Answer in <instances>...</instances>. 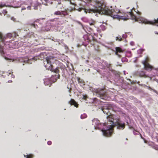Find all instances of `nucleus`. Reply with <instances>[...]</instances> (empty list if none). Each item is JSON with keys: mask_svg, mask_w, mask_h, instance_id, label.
<instances>
[{"mask_svg": "<svg viewBox=\"0 0 158 158\" xmlns=\"http://www.w3.org/2000/svg\"><path fill=\"white\" fill-rule=\"evenodd\" d=\"M92 121V125L94 126V129L101 130L103 135L109 136L111 135L115 122L111 116L107 117V122L104 123H100L97 118L94 119Z\"/></svg>", "mask_w": 158, "mask_h": 158, "instance_id": "1", "label": "nucleus"}, {"mask_svg": "<svg viewBox=\"0 0 158 158\" xmlns=\"http://www.w3.org/2000/svg\"><path fill=\"white\" fill-rule=\"evenodd\" d=\"M131 19L133 20H135V21H138L140 23H144L155 25L158 27V18L155 19L152 21H149L142 17H140L137 18L133 13L132 10L131 9L129 12H126L124 13V15L121 16V19L126 20L127 19ZM154 33L156 34H158V32L155 31Z\"/></svg>", "mask_w": 158, "mask_h": 158, "instance_id": "2", "label": "nucleus"}, {"mask_svg": "<svg viewBox=\"0 0 158 158\" xmlns=\"http://www.w3.org/2000/svg\"><path fill=\"white\" fill-rule=\"evenodd\" d=\"M101 110L104 113L106 114L107 115H108L107 116H111L113 119L114 120V122H115V124L114 125V127L116 126L117 129L119 130H123L125 127V124L124 123L120 122H117L116 120L114 119L113 116L110 115V113L109 110H111V104H106L102 107ZM107 119V117H106Z\"/></svg>", "mask_w": 158, "mask_h": 158, "instance_id": "3", "label": "nucleus"}, {"mask_svg": "<svg viewBox=\"0 0 158 158\" xmlns=\"http://www.w3.org/2000/svg\"><path fill=\"white\" fill-rule=\"evenodd\" d=\"M54 62V58L52 56H48L44 60V66L46 68L48 67V70L52 69L54 70V72L55 73H59L60 70L61 69L59 67H57L56 69H54L52 67V63H53Z\"/></svg>", "mask_w": 158, "mask_h": 158, "instance_id": "4", "label": "nucleus"}, {"mask_svg": "<svg viewBox=\"0 0 158 158\" xmlns=\"http://www.w3.org/2000/svg\"><path fill=\"white\" fill-rule=\"evenodd\" d=\"M91 90L92 91L94 95L100 98L101 99L104 100H106L108 97L107 96L106 92L102 89L92 88Z\"/></svg>", "mask_w": 158, "mask_h": 158, "instance_id": "5", "label": "nucleus"}, {"mask_svg": "<svg viewBox=\"0 0 158 158\" xmlns=\"http://www.w3.org/2000/svg\"><path fill=\"white\" fill-rule=\"evenodd\" d=\"M44 19H37L32 24V26L36 29L38 28L42 29L45 23V22L44 21Z\"/></svg>", "mask_w": 158, "mask_h": 158, "instance_id": "6", "label": "nucleus"}, {"mask_svg": "<svg viewBox=\"0 0 158 158\" xmlns=\"http://www.w3.org/2000/svg\"><path fill=\"white\" fill-rule=\"evenodd\" d=\"M59 75L58 74L55 75V76H52L51 78V80L49 78H45L44 80V84L45 85H48L49 86H50L52 84L51 81H52L53 82H55L57 79L59 78Z\"/></svg>", "mask_w": 158, "mask_h": 158, "instance_id": "7", "label": "nucleus"}, {"mask_svg": "<svg viewBox=\"0 0 158 158\" xmlns=\"http://www.w3.org/2000/svg\"><path fill=\"white\" fill-rule=\"evenodd\" d=\"M110 71L112 73L116 75V77L118 78V79H116L115 81H116L118 83H119V84H119V85H121L122 84L123 82V78L121 77H120L119 75L117 74L116 72L113 69H111Z\"/></svg>", "mask_w": 158, "mask_h": 158, "instance_id": "8", "label": "nucleus"}, {"mask_svg": "<svg viewBox=\"0 0 158 158\" xmlns=\"http://www.w3.org/2000/svg\"><path fill=\"white\" fill-rule=\"evenodd\" d=\"M12 36V35L9 33L7 35H3L0 32V40L1 41L4 42L5 40L7 38H10Z\"/></svg>", "mask_w": 158, "mask_h": 158, "instance_id": "9", "label": "nucleus"}, {"mask_svg": "<svg viewBox=\"0 0 158 158\" xmlns=\"http://www.w3.org/2000/svg\"><path fill=\"white\" fill-rule=\"evenodd\" d=\"M148 58H147L144 60L142 61V63L146 70H151L152 69V67L147 63V61L148 60Z\"/></svg>", "mask_w": 158, "mask_h": 158, "instance_id": "10", "label": "nucleus"}, {"mask_svg": "<svg viewBox=\"0 0 158 158\" xmlns=\"http://www.w3.org/2000/svg\"><path fill=\"white\" fill-rule=\"evenodd\" d=\"M115 54L118 56V57H120L122 56V54L123 53V50L120 48L118 47H116L115 48Z\"/></svg>", "mask_w": 158, "mask_h": 158, "instance_id": "11", "label": "nucleus"}, {"mask_svg": "<svg viewBox=\"0 0 158 158\" xmlns=\"http://www.w3.org/2000/svg\"><path fill=\"white\" fill-rule=\"evenodd\" d=\"M0 53L1 55L4 57L5 59L7 60H11L12 59L8 57H6L5 55V53L4 51V48L3 46L0 44Z\"/></svg>", "mask_w": 158, "mask_h": 158, "instance_id": "12", "label": "nucleus"}, {"mask_svg": "<svg viewBox=\"0 0 158 158\" xmlns=\"http://www.w3.org/2000/svg\"><path fill=\"white\" fill-rule=\"evenodd\" d=\"M111 110L115 112H120L121 111V109L120 108L113 104H111Z\"/></svg>", "mask_w": 158, "mask_h": 158, "instance_id": "13", "label": "nucleus"}, {"mask_svg": "<svg viewBox=\"0 0 158 158\" xmlns=\"http://www.w3.org/2000/svg\"><path fill=\"white\" fill-rule=\"evenodd\" d=\"M69 103L71 105H73L76 108L78 107L79 104L73 99H71L70 100Z\"/></svg>", "mask_w": 158, "mask_h": 158, "instance_id": "14", "label": "nucleus"}, {"mask_svg": "<svg viewBox=\"0 0 158 158\" xmlns=\"http://www.w3.org/2000/svg\"><path fill=\"white\" fill-rule=\"evenodd\" d=\"M137 75H139L140 77H146L147 75L145 74L144 72L143 71H138Z\"/></svg>", "mask_w": 158, "mask_h": 158, "instance_id": "15", "label": "nucleus"}, {"mask_svg": "<svg viewBox=\"0 0 158 158\" xmlns=\"http://www.w3.org/2000/svg\"><path fill=\"white\" fill-rule=\"evenodd\" d=\"M25 3L26 5V8L28 10H30L31 9V5H32V2L31 1H27Z\"/></svg>", "mask_w": 158, "mask_h": 158, "instance_id": "16", "label": "nucleus"}, {"mask_svg": "<svg viewBox=\"0 0 158 158\" xmlns=\"http://www.w3.org/2000/svg\"><path fill=\"white\" fill-rule=\"evenodd\" d=\"M84 38L87 39V41L91 42L92 40H94V37L92 35H89V36L85 35Z\"/></svg>", "mask_w": 158, "mask_h": 158, "instance_id": "17", "label": "nucleus"}, {"mask_svg": "<svg viewBox=\"0 0 158 158\" xmlns=\"http://www.w3.org/2000/svg\"><path fill=\"white\" fill-rule=\"evenodd\" d=\"M69 3L70 5L73 6V7L72 6H70V7L71 8V9H70V11H71L73 10L76 9L75 7V4H74L73 3H72L70 0Z\"/></svg>", "mask_w": 158, "mask_h": 158, "instance_id": "18", "label": "nucleus"}, {"mask_svg": "<svg viewBox=\"0 0 158 158\" xmlns=\"http://www.w3.org/2000/svg\"><path fill=\"white\" fill-rule=\"evenodd\" d=\"M43 4L47 5L48 4H51L52 2H50L48 0H41Z\"/></svg>", "mask_w": 158, "mask_h": 158, "instance_id": "19", "label": "nucleus"}, {"mask_svg": "<svg viewBox=\"0 0 158 158\" xmlns=\"http://www.w3.org/2000/svg\"><path fill=\"white\" fill-rule=\"evenodd\" d=\"M12 70H9L7 73V75L8 76H9L10 75H11V77H12L13 78H14L15 77V76L12 74Z\"/></svg>", "mask_w": 158, "mask_h": 158, "instance_id": "20", "label": "nucleus"}, {"mask_svg": "<svg viewBox=\"0 0 158 158\" xmlns=\"http://www.w3.org/2000/svg\"><path fill=\"white\" fill-rule=\"evenodd\" d=\"M78 81L79 83H80L81 85H85L83 80L80 78H78Z\"/></svg>", "mask_w": 158, "mask_h": 158, "instance_id": "21", "label": "nucleus"}, {"mask_svg": "<svg viewBox=\"0 0 158 158\" xmlns=\"http://www.w3.org/2000/svg\"><path fill=\"white\" fill-rule=\"evenodd\" d=\"M87 116V115L85 114H84L81 115V118L82 119H84L86 118Z\"/></svg>", "mask_w": 158, "mask_h": 158, "instance_id": "22", "label": "nucleus"}, {"mask_svg": "<svg viewBox=\"0 0 158 158\" xmlns=\"http://www.w3.org/2000/svg\"><path fill=\"white\" fill-rule=\"evenodd\" d=\"M103 64H105L107 68H109L110 66V64H108L106 61H104L103 62Z\"/></svg>", "mask_w": 158, "mask_h": 158, "instance_id": "23", "label": "nucleus"}, {"mask_svg": "<svg viewBox=\"0 0 158 158\" xmlns=\"http://www.w3.org/2000/svg\"><path fill=\"white\" fill-rule=\"evenodd\" d=\"M126 55V56L128 57H131V52H127Z\"/></svg>", "mask_w": 158, "mask_h": 158, "instance_id": "24", "label": "nucleus"}, {"mask_svg": "<svg viewBox=\"0 0 158 158\" xmlns=\"http://www.w3.org/2000/svg\"><path fill=\"white\" fill-rule=\"evenodd\" d=\"M122 40V39L121 37V36H119V37H116V40H118V41H121Z\"/></svg>", "mask_w": 158, "mask_h": 158, "instance_id": "25", "label": "nucleus"}, {"mask_svg": "<svg viewBox=\"0 0 158 158\" xmlns=\"http://www.w3.org/2000/svg\"><path fill=\"white\" fill-rule=\"evenodd\" d=\"M55 15H61V11H56L54 13Z\"/></svg>", "mask_w": 158, "mask_h": 158, "instance_id": "26", "label": "nucleus"}, {"mask_svg": "<svg viewBox=\"0 0 158 158\" xmlns=\"http://www.w3.org/2000/svg\"><path fill=\"white\" fill-rule=\"evenodd\" d=\"M26 158H33V155L31 154L27 155H26Z\"/></svg>", "mask_w": 158, "mask_h": 158, "instance_id": "27", "label": "nucleus"}, {"mask_svg": "<svg viewBox=\"0 0 158 158\" xmlns=\"http://www.w3.org/2000/svg\"><path fill=\"white\" fill-rule=\"evenodd\" d=\"M100 27L103 31L105 30L106 29L105 27L103 25H101Z\"/></svg>", "mask_w": 158, "mask_h": 158, "instance_id": "28", "label": "nucleus"}, {"mask_svg": "<svg viewBox=\"0 0 158 158\" xmlns=\"http://www.w3.org/2000/svg\"><path fill=\"white\" fill-rule=\"evenodd\" d=\"M62 14L64 15H68V13L66 11H61V15Z\"/></svg>", "mask_w": 158, "mask_h": 158, "instance_id": "29", "label": "nucleus"}, {"mask_svg": "<svg viewBox=\"0 0 158 158\" xmlns=\"http://www.w3.org/2000/svg\"><path fill=\"white\" fill-rule=\"evenodd\" d=\"M4 6H6L5 4H0V8H2L3 7H4Z\"/></svg>", "mask_w": 158, "mask_h": 158, "instance_id": "30", "label": "nucleus"}, {"mask_svg": "<svg viewBox=\"0 0 158 158\" xmlns=\"http://www.w3.org/2000/svg\"><path fill=\"white\" fill-rule=\"evenodd\" d=\"M147 87H148V89H152V90H153V91L155 93H157V91L156 90L152 89L151 87H150L148 86Z\"/></svg>", "mask_w": 158, "mask_h": 158, "instance_id": "31", "label": "nucleus"}, {"mask_svg": "<svg viewBox=\"0 0 158 158\" xmlns=\"http://www.w3.org/2000/svg\"><path fill=\"white\" fill-rule=\"evenodd\" d=\"M83 98L84 99L86 100L88 98V97L86 95H83Z\"/></svg>", "mask_w": 158, "mask_h": 158, "instance_id": "32", "label": "nucleus"}, {"mask_svg": "<svg viewBox=\"0 0 158 158\" xmlns=\"http://www.w3.org/2000/svg\"><path fill=\"white\" fill-rule=\"evenodd\" d=\"M7 13V11L6 10H3L2 11V13L4 15H5Z\"/></svg>", "mask_w": 158, "mask_h": 158, "instance_id": "33", "label": "nucleus"}, {"mask_svg": "<svg viewBox=\"0 0 158 158\" xmlns=\"http://www.w3.org/2000/svg\"><path fill=\"white\" fill-rule=\"evenodd\" d=\"M127 37V35L126 34H123L122 35V37L123 38H126Z\"/></svg>", "mask_w": 158, "mask_h": 158, "instance_id": "34", "label": "nucleus"}, {"mask_svg": "<svg viewBox=\"0 0 158 158\" xmlns=\"http://www.w3.org/2000/svg\"><path fill=\"white\" fill-rule=\"evenodd\" d=\"M28 61H29V60H28V59H26L24 61V62H25L29 63V62Z\"/></svg>", "mask_w": 158, "mask_h": 158, "instance_id": "35", "label": "nucleus"}, {"mask_svg": "<svg viewBox=\"0 0 158 158\" xmlns=\"http://www.w3.org/2000/svg\"><path fill=\"white\" fill-rule=\"evenodd\" d=\"M11 20H13V21H15V19L13 17H12L10 18Z\"/></svg>", "mask_w": 158, "mask_h": 158, "instance_id": "36", "label": "nucleus"}, {"mask_svg": "<svg viewBox=\"0 0 158 158\" xmlns=\"http://www.w3.org/2000/svg\"><path fill=\"white\" fill-rule=\"evenodd\" d=\"M47 143L48 145H50L52 144V142L51 141H48V142Z\"/></svg>", "mask_w": 158, "mask_h": 158, "instance_id": "37", "label": "nucleus"}, {"mask_svg": "<svg viewBox=\"0 0 158 158\" xmlns=\"http://www.w3.org/2000/svg\"><path fill=\"white\" fill-rule=\"evenodd\" d=\"M126 59L125 58H123L122 59V62L125 61Z\"/></svg>", "mask_w": 158, "mask_h": 158, "instance_id": "38", "label": "nucleus"}, {"mask_svg": "<svg viewBox=\"0 0 158 158\" xmlns=\"http://www.w3.org/2000/svg\"><path fill=\"white\" fill-rule=\"evenodd\" d=\"M130 44L132 45V46H133V45H134V43L133 42H132V41H131L130 42Z\"/></svg>", "mask_w": 158, "mask_h": 158, "instance_id": "39", "label": "nucleus"}, {"mask_svg": "<svg viewBox=\"0 0 158 158\" xmlns=\"http://www.w3.org/2000/svg\"><path fill=\"white\" fill-rule=\"evenodd\" d=\"M26 6L25 7H23L22 8V10H26Z\"/></svg>", "mask_w": 158, "mask_h": 158, "instance_id": "40", "label": "nucleus"}, {"mask_svg": "<svg viewBox=\"0 0 158 158\" xmlns=\"http://www.w3.org/2000/svg\"><path fill=\"white\" fill-rule=\"evenodd\" d=\"M97 49L95 48V50L98 52H99V50H98V47H97Z\"/></svg>", "mask_w": 158, "mask_h": 158, "instance_id": "41", "label": "nucleus"}, {"mask_svg": "<svg viewBox=\"0 0 158 158\" xmlns=\"http://www.w3.org/2000/svg\"><path fill=\"white\" fill-rule=\"evenodd\" d=\"M133 133L135 135H137L138 134L136 132H134V131H133Z\"/></svg>", "mask_w": 158, "mask_h": 158, "instance_id": "42", "label": "nucleus"}, {"mask_svg": "<svg viewBox=\"0 0 158 158\" xmlns=\"http://www.w3.org/2000/svg\"><path fill=\"white\" fill-rule=\"evenodd\" d=\"M71 67L72 68V69H73V70L74 69H73V64H71Z\"/></svg>", "mask_w": 158, "mask_h": 158, "instance_id": "43", "label": "nucleus"}, {"mask_svg": "<svg viewBox=\"0 0 158 158\" xmlns=\"http://www.w3.org/2000/svg\"><path fill=\"white\" fill-rule=\"evenodd\" d=\"M37 6H35L34 7V9L35 10H37Z\"/></svg>", "mask_w": 158, "mask_h": 158, "instance_id": "44", "label": "nucleus"}, {"mask_svg": "<svg viewBox=\"0 0 158 158\" xmlns=\"http://www.w3.org/2000/svg\"><path fill=\"white\" fill-rule=\"evenodd\" d=\"M72 38L73 40L74 39V35H73L72 36Z\"/></svg>", "mask_w": 158, "mask_h": 158, "instance_id": "45", "label": "nucleus"}, {"mask_svg": "<svg viewBox=\"0 0 158 158\" xmlns=\"http://www.w3.org/2000/svg\"><path fill=\"white\" fill-rule=\"evenodd\" d=\"M137 60L136 59L134 60V63H136V62Z\"/></svg>", "mask_w": 158, "mask_h": 158, "instance_id": "46", "label": "nucleus"}, {"mask_svg": "<svg viewBox=\"0 0 158 158\" xmlns=\"http://www.w3.org/2000/svg\"><path fill=\"white\" fill-rule=\"evenodd\" d=\"M105 46L106 47L108 48H109L110 49V47H108V46H105Z\"/></svg>", "mask_w": 158, "mask_h": 158, "instance_id": "47", "label": "nucleus"}, {"mask_svg": "<svg viewBox=\"0 0 158 158\" xmlns=\"http://www.w3.org/2000/svg\"><path fill=\"white\" fill-rule=\"evenodd\" d=\"M71 32H72V33L73 34H74V31H71Z\"/></svg>", "mask_w": 158, "mask_h": 158, "instance_id": "48", "label": "nucleus"}, {"mask_svg": "<svg viewBox=\"0 0 158 158\" xmlns=\"http://www.w3.org/2000/svg\"><path fill=\"white\" fill-rule=\"evenodd\" d=\"M71 80H72V81H73H73H74V79H73V78L72 79H71Z\"/></svg>", "mask_w": 158, "mask_h": 158, "instance_id": "49", "label": "nucleus"}, {"mask_svg": "<svg viewBox=\"0 0 158 158\" xmlns=\"http://www.w3.org/2000/svg\"><path fill=\"white\" fill-rule=\"evenodd\" d=\"M138 65L136 64L135 65V67H138Z\"/></svg>", "mask_w": 158, "mask_h": 158, "instance_id": "50", "label": "nucleus"}, {"mask_svg": "<svg viewBox=\"0 0 158 158\" xmlns=\"http://www.w3.org/2000/svg\"><path fill=\"white\" fill-rule=\"evenodd\" d=\"M12 81H8V82H11Z\"/></svg>", "mask_w": 158, "mask_h": 158, "instance_id": "51", "label": "nucleus"}, {"mask_svg": "<svg viewBox=\"0 0 158 158\" xmlns=\"http://www.w3.org/2000/svg\"><path fill=\"white\" fill-rule=\"evenodd\" d=\"M123 72H124V75H125V71H123Z\"/></svg>", "mask_w": 158, "mask_h": 158, "instance_id": "52", "label": "nucleus"}, {"mask_svg": "<svg viewBox=\"0 0 158 158\" xmlns=\"http://www.w3.org/2000/svg\"><path fill=\"white\" fill-rule=\"evenodd\" d=\"M94 35H95V36H96V35H97L96 34H95V33H94Z\"/></svg>", "mask_w": 158, "mask_h": 158, "instance_id": "53", "label": "nucleus"}, {"mask_svg": "<svg viewBox=\"0 0 158 158\" xmlns=\"http://www.w3.org/2000/svg\"><path fill=\"white\" fill-rule=\"evenodd\" d=\"M67 88L68 89H69V87H68V85H67Z\"/></svg>", "mask_w": 158, "mask_h": 158, "instance_id": "54", "label": "nucleus"}, {"mask_svg": "<svg viewBox=\"0 0 158 158\" xmlns=\"http://www.w3.org/2000/svg\"><path fill=\"white\" fill-rule=\"evenodd\" d=\"M56 26L57 27H58V25H56Z\"/></svg>", "mask_w": 158, "mask_h": 158, "instance_id": "55", "label": "nucleus"}, {"mask_svg": "<svg viewBox=\"0 0 158 158\" xmlns=\"http://www.w3.org/2000/svg\"><path fill=\"white\" fill-rule=\"evenodd\" d=\"M66 84H68V81H67V83H66Z\"/></svg>", "mask_w": 158, "mask_h": 158, "instance_id": "56", "label": "nucleus"}, {"mask_svg": "<svg viewBox=\"0 0 158 158\" xmlns=\"http://www.w3.org/2000/svg\"><path fill=\"white\" fill-rule=\"evenodd\" d=\"M92 24H93L92 23H91L90 24V25H92Z\"/></svg>", "mask_w": 158, "mask_h": 158, "instance_id": "57", "label": "nucleus"}, {"mask_svg": "<svg viewBox=\"0 0 158 158\" xmlns=\"http://www.w3.org/2000/svg\"><path fill=\"white\" fill-rule=\"evenodd\" d=\"M12 7H13V6H12ZM14 7V8H17V7Z\"/></svg>", "mask_w": 158, "mask_h": 158, "instance_id": "58", "label": "nucleus"}, {"mask_svg": "<svg viewBox=\"0 0 158 158\" xmlns=\"http://www.w3.org/2000/svg\"><path fill=\"white\" fill-rule=\"evenodd\" d=\"M69 90H70H70H71V88H70Z\"/></svg>", "mask_w": 158, "mask_h": 158, "instance_id": "59", "label": "nucleus"}, {"mask_svg": "<svg viewBox=\"0 0 158 158\" xmlns=\"http://www.w3.org/2000/svg\"><path fill=\"white\" fill-rule=\"evenodd\" d=\"M129 8V7H127V9H128Z\"/></svg>", "mask_w": 158, "mask_h": 158, "instance_id": "60", "label": "nucleus"}, {"mask_svg": "<svg viewBox=\"0 0 158 158\" xmlns=\"http://www.w3.org/2000/svg\"><path fill=\"white\" fill-rule=\"evenodd\" d=\"M89 69H88V71H89Z\"/></svg>", "mask_w": 158, "mask_h": 158, "instance_id": "61", "label": "nucleus"}, {"mask_svg": "<svg viewBox=\"0 0 158 158\" xmlns=\"http://www.w3.org/2000/svg\"><path fill=\"white\" fill-rule=\"evenodd\" d=\"M60 3L59 2H58V4H60Z\"/></svg>", "mask_w": 158, "mask_h": 158, "instance_id": "62", "label": "nucleus"}, {"mask_svg": "<svg viewBox=\"0 0 158 158\" xmlns=\"http://www.w3.org/2000/svg\"><path fill=\"white\" fill-rule=\"evenodd\" d=\"M1 14H2V13H0V15H1Z\"/></svg>", "mask_w": 158, "mask_h": 158, "instance_id": "63", "label": "nucleus"}, {"mask_svg": "<svg viewBox=\"0 0 158 158\" xmlns=\"http://www.w3.org/2000/svg\"><path fill=\"white\" fill-rule=\"evenodd\" d=\"M110 81L111 83H112V82H111V81Z\"/></svg>", "mask_w": 158, "mask_h": 158, "instance_id": "64", "label": "nucleus"}]
</instances>
